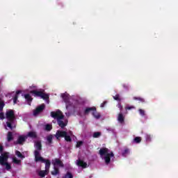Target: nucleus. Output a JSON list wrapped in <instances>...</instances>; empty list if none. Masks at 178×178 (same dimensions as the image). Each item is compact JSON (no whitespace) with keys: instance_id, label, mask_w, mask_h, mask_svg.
Instances as JSON below:
<instances>
[{"instance_id":"21","label":"nucleus","mask_w":178,"mask_h":178,"mask_svg":"<svg viewBox=\"0 0 178 178\" xmlns=\"http://www.w3.org/2000/svg\"><path fill=\"white\" fill-rule=\"evenodd\" d=\"M1 158L4 159L7 162L9 159V152H4L1 154V156H0Z\"/></svg>"},{"instance_id":"19","label":"nucleus","mask_w":178,"mask_h":178,"mask_svg":"<svg viewBox=\"0 0 178 178\" xmlns=\"http://www.w3.org/2000/svg\"><path fill=\"white\" fill-rule=\"evenodd\" d=\"M48 173H49V171H47V170H40L38 175L40 177H45V176H47Z\"/></svg>"},{"instance_id":"31","label":"nucleus","mask_w":178,"mask_h":178,"mask_svg":"<svg viewBox=\"0 0 178 178\" xmlns=\"http://www.w3.org/2000/svg\"><path fill=\"white\" fill-rule=\"evenodd\" d=\"M8 161L5 159H3L1 156H0V165H1V166H5V164L7 163Z\"/></svg>"},{"instance_id":"39","label":"nucleus","mask_w":178,"mask_h":178,"mask_svg":"<svg viewBox=\"0 0 178 178\" xmlns=\"http://www.w3.org/2000/svg\"><path fill=\"white\" fill-rule=\"evenodd\" d=\"M138 112L141 116H145V111L140 108L138 110Z\"/></svg>"},{"instance_id":"1","label":"nucleus","mask_w":178,"mask_h":178,"mask_svg":"<svg viewBox=\"0 0 178 178\" xmlns=\"http://www.w3.org/2000/svg\"><path fill=\"white\" fill-rule=\"evenodd\" d=\"M99 154L100 156H104V161L106 165H109L111 163V158H113L115 154H113V152H111L109 153V149L106 147H102L99 149Z\"/></svg>"},{"instance_id":"32","label":"nucleus","mask_w":178,"mask_h":178,"mask_svg":"<svg viewBox=\"0 0 178 178\" xmlns=\"http://www.w3.org/2000/svg\"><path fill=\"white\" fill-rule=\"evenodd\" d=\"M92 115H93L94 118H95L96 119H99V118H101V115H99V113H97V110L93 111Z\"/></svg>"},{"instance_id":"46","label":"nucleus","mask_w":178,"mask_h":178,"mask_svg":"<svg viewBox=\"0 0 178 178\" xmlns=\"http://www.w3.org/2000/svg\"><path fill=\"white\" fill-rule=\"evenodd\" d=\"M106 105V102H104L103 103L101 104V108H104Z\"/></svg>"},{"instance_id":"38","label":"nucleus","mask_w":178,"mask_h":178,"mask_svg":"<svg viewBox=\"0 0 178 178\" xmlns=\"http://www.w3.org/2000/svg\"><path fill=\"white\" fill-rule=\"evenodd\" d=\"M126 111H131V109H136L134 106H128L125 107Z\"/></svg>"},{"instance_id":"29","label":"nucleus","mask_w":178,"mask_h":178,"mask_svg":"<svg viewBox=\"0 0 178 178\" xmlns=\"http://www.w3.org/2000/svg\"><path fill=\"white\" fill-rule=\"evenodd\" d=\"M5 106V102L3 100L0 99V112H2L3 111V108Z\"/></svg>"},{"instance_id":"7","label":"nucleus","mask_w":178,"mask_h":178,"mask_svg":"<svg viewBox=\"0 0 178 178\" xmlns=\"http://www.w3.org/2000/svg\"><path fill=\"white\" fill-rule=\"evenodd\" d=\"M45 109V104H42L38 106L34 111H33V116H37L42 112Z\"/></svg>"},{"instance_id":"24","label":"nucleus","mask_w":178,"mask_h":178,"mask_svg":"<svg viewBox=\"0 0 178 178\" xmlns=\"http://www.w3.org/2000/svg\"><path fill=\"white\" fill-rule=\"evenodd\" d=\"M54 170L51 171V175L53 176H56V175H59V168L54 166Z\"/></svg>"},{"instance_id":"5","label":"nucleus","mask_w":178,"mask_h":178,"mask_svg":"<svg viewBox=\"0 0 178 178\" xmlns=\"http://www.w3.org/2000/svg\"><path fill=\"white\" fill-rule=\"evenodd\" d=\"M35 162H42L45 163V170L47 172H49V168H51V161L49 159H43L42 156L36 159Z\"/></svg>"},{"instance_id":"18","label":"nucleus","mask_w":178,"mask_h":178,"mask_svg":"<svg viewBox=\"0 0 178 178\" xmlns=\"http://www.w3.org/2000/svg\"><path fill=\"white\" fill-rule=\"evenodd\" d=\"M7 141H8V143H10V141H13V133H12V131L8 132Z\"/></svg>"},{"instance_id":"26","label":"nucleus","mask_w":178,"mask_h":178,"mask_svg":"<svg viewBox=\"0 0 178 178\" xmlns=\"http://www.w3.org/2000/svg\"><path fill=\"white\" fill-rule=\"evenodd\" d=\"M141 137L140 136H136L134 138V143H135L136 144H140V143H141Z\"/></svg>"},{"instance_id":"27","label":"nucleus","mask_w":178,"mask_h":178,"mask_svg":"<svg viewBox=\"0 0 178 178\" xmlns=\"http://www.w3.org/2000/svg\"><path fill=\"white\" fill-rule=\"evenodd\" d=\"M101 132L97 131L93 133L92 137L93 138H99V137H101Z\"/></svg>"},{"instance_id":"3","label":"nucleus","mask_w":178,"mask_h":178,"mask_svg":"<svg viewBox=\"0 0 178 178\" xmlns=\"http://www.w3.org/2000/svg\"><path fill=\"white\" fill-rule=\"evenodd\" d=\"M44 92L45 90H44V89H40L39 90H33L30 91V93L33 94V97H40V98H42V99H49V95Z\"/></svg>"},{"instance_id":"37","label":"nucleus","mask_w":178,"mask_h":178,"mask_svg":"<svg viewBox=\"0 0 178 178\" xmlns=\"http://www.w3.org/2000/svg\"><path fill=\"white\" fill-rule=\"evenodd\" d=\"M113 99L120 102V95L119 94L115 95L113 96Z\"/></svg>"},{"instance_id":"15","label":"nucleus","mask_w":178,"mask_h":178,"mask_svg":"<svg viewBox=\"0 0 178 178\" xmlns=\"http://www.w3.org/2000/svg\"><path fill=\"white\" fill-rule=\"evenodd\" d=\"M61 97L64 101V102H65V104H67V102H69L70 97H69V94L67 93H63L61 95Z\"/></svg>"},{"instance_id":"22","label":"nucleus","mask_w":178,"mask_h":178,"mask_svg":"<svg viewBox=\"0 0 178 178\" xmlns=\"http://www.w3.org/2000/svg\"><path fill=\"white\" fill-rule=\"evenodd\" d=\"M15 155L18 156V158H21V159H24V158H26V156L22 155V152H20L19 150L15 151Z\"/></svg>"},{"instance_id":"9","label":"nucleus","mask_w":178,"mask_h":178,"mask_svg":"<svg viewBox=\"0 0 178 178\" xmlns=\"http://www.w3.org/2000/svg\"><path fill=\"white\" fill-rule=\"evenodd\" d=\"M26 138H27L26 136H19L17 141L14 142L15 145H23V143H24V141H26Z\"/></svg>"},{"instance_id":"20","label":"nucleus","mask_w":178,"mask_h":178,"mask_svg":"<svg viewBox=\"0 0 178 178\" xmlns=\"http://www.w3.org/2000/svg\"><path fill=\"white\" fill-rule=\"evenodd\" d=\"M22 92L20 90H17L16 92V94L13 97V102H14V104H17V99L19 98V94H20Z\"/></svg>"},{"instance_id":"41","label":"nucleus","mask_w":178,"mask_h":178,"mask_svg":"<svg viewBox=\"0 0 178 178\" xmlns=\"http://www.w3.org/2000/svg\"><path fill=\"white\" fill-rule=\"evenodd\" d=\"M122 87L124 90H127V91H129V85L124 83L122 84Z\"/></svg>"},{"instance_id":"14","label":"nucleus","mask_w":178,"mask_h":178,"mask_svg":"<svg viewBox=\"0 0 178 178\" xmlns=\"http://www.w3.org/2000/svg\"><path fill=\"white\" fill-rule=\"evenodd\" d=\"M24 97L27 102L28 105H31V102H33V97H31V95H30V94H25Z\"/></svg>"},{"instance_id":"47","label":"nucleus","mask_w":178,"mask_h":178,"mask_svg":"<svg viewBox=\"0 0 178 178\" xmlns=\"http://www.w3.org/2000/svg\"><path fill=\"white\" fill-rule=\"evenodd\" d=\"M0 84H1V80H0Z\"/></svg>"},{"instance_id":"33","label":"nucleus","mask_w":178,"mask_h":178,"mask_svg":"<svg viewBox=\"0 0 178 178\" xmlns=\"http://www.w3.org/2000/svg\"><path fill=\"white\" fill-rule=\"evenodd\" d=\"M63 178H73V174L70 172H67Z\"/></svg>"},{"instance_id":"30","label":"nucleus","mask_w":178,"mask_h":178,"mask_svg":"<svg viewBox=\"0 0 178 178\" xmlns=\"http://www.w3.org/2000/svg\"><path fill=\"white\" fill-rule=\"evenodd\" d=\"M13 163H16V165H20L22 163V160L17 159L16 157L13 159Z\"/></svg>"},{"instance_id":"40","label":"nucleus","mask_w":178,"mask_h":178,"mask_svg":"<svg viewBox=\"0 0 178 178\" xmlns=\"http://www.w3.org/2000/svg\"><path fill=\"white\" fill-rule=\"evenodd\" d=\"M47 141L49 144H52V135H50L47 137Z\"/></svg>"},{"instance_id":"13","label":"nucleus","mask_w":178,"mask_h":178,"mask_svg":"<svg viewBox=\"0 0 178 178\" xmlns=\"http://www.w3.org/2000/svg\"><path fill=\"white\" fill-rule=\"evenodd\" d=\"M76 165L80 168H83V169H86V168H87V163L84 162V161L81 159L76 160Z\"/></svg>"},{"instance_id":"17","label":"nucleus","mask_w":178,"mask_h":178,"mask_svg":"<svg viewBox=\"0 0 178 178\" xmlns=\"http://www.w3.org/2000/svg\"><path fill=\"white\" fill-rule=\"evenodd\" d=\"M118 120L121 124L124 123V115H123V113H120L118 114Z\"/></svg>"},{"instance_id":"25","label":"nucleus","mask_w":178,"mask_h":178,"mask_svg":"<svg viewBox=\"0 0 178 178\" xmlns=\"http://www.w3.org/2000/svg\"><path fill=\"white\" fill-rule=\"evenodd\" d=\"M145 137L147 143H151L152 141V136L150 134H146Z\"/></svg>"},{"instance_id":"42","label":"nucleus","mask_w":178,"mask_h":178,"mask_svg":"<svg viewBox=\"0 0 178 178\" xmlns=\"http://www.w3.org/2000/svg\"><path fill=\"white\" fill-rule=\"evenodd\" d=\"M81 145H83V141H78L76 143V148H80Z\"/></svg>"},{"instance_id":"36","label":"nucleus","mask_w":178,"mask_h":178,"mask_svg":"<svg viewBox=\"0 0 178 178\" xmlns=\"http://www.w3.org/2000/svg\"><path fill=\"white\" fill-rule=\"evenodd\" d=\"M4 166H6V170H10L12 169V166L8 162L6 164H4Z\"/></svg>"},{"instance_id":"28","label":"nucleus","mask_w":178,"mask_h":178,"mask_svg":"<svg viewBox=\"0 0 178 178\" xmlns=\"http://www.w3.org/2000/svg\"><path fill=\"white\" fill-rule=\"evenodd\" d=\"M134 99L135 101H139V102H145V99H144L143 97H134Z\"/></svg>"},{"instance_id":"45","label":"nucleus","mask_w":178,"mask_h":178,"mask_svg":"<svg viewBox=\"0 0 178 178\" xmlns=\"http://www.w3.org/2000/svg\"><path fill=\"white\" fill-rule=\"evenodd\" d=\"M118 108H119L120 111H122V109H123V106H122V104H120V103L118 104Z\"/></svg>"},{"instance_id":"10","label":"nucleus","mask_w":178,"mask_h":178,"mask_svg":"<svg viewBox=\"0 0 178 178\" xmlns=\"http://www.w3.org/2000/svg\"><path fill=\"white\" fill-rule=\"evenodd\" d=\"M27 137H29V138L35 140V139L38 138V135H37V132H35V131H29V132H28V134L26 135V138H27Z\"/></svg>"},{"instance_id":"44","label":"nucleus","mask_w":178,"mask_h":178,"mask_svg":"<svg viewBox=\"0 0 178 178\" xmlns=\"http://www.w3.org/2000/svg\"><path fill=\"white\" fill-rule=\"evenodd\" d=\"M3 152V146L2 145H0V154H2Z\"/></svg>"},{"instance_id":"43","label":"nucleus","mask_w":178,"mask_h":178,"mask_svg":"<svg viewBox=\"0 0 178 178\" xmlns=\"http://www.w3.org/2000/svg\"><path fill=\"white\" fill-rule=\"evenodd\" d=\"M0 119H1V120H3V119H5V115L3 114V113H0Z\"/></svg>"},{"instance_id":"11","label":"nucleus","mask_w":178,"mask_h":178,"mask_svg":"<svg viewBox=\"0 0 178 178\" xmlns=\"http://www.w3.org/2000/svg\"><path fill=\"white\" fill-rule=\"evenodd\" d=\"M63 119H59L58 120H57V123L59 126V127H60L61 129H65V127H66V126H67V121H63Z\"/></svg>"},{"instance_id":"6","label":"nucleus","mask_w":178,"mask_h":178,"mask_svg":"<svg viewBox=\"0 0 178 178\" xmlns=\"http://www.w3.org/2000/svg\"><path fill=\"white\" fill-rule=\"evenodd\" d=\"M50 115L53 119H56V120H59V119H64L65 118V115H63V113H62V111L60 110L51 111Z\"/></svg>"},{"instance_id":"12","label":"nucleus","mask_w":178,"mask_h":178,"mask_svg":"<svg viewBox=\"0 0 178 178\" xmlns=\"http://www.w3.org/2000/svg\"><path fill=\"white\" fill-rule=\"evenodd\" d=\"M52 163H53L54 166H56V165L58 166H60V168H63V166H64L63 163L59 159H55L54 161L53 160Z\"/></svg>"},{"instance_id":"35","label":"nucleus","mask_w":178,"mask_h":178,"mask_svg":"<svg viewBox=\"0 0 178 178\" xmlns=\"http://www.w3.org/2000/svg\"><path fill=\"white\" fill-rule=\"evenodd\" d=\"M45 130H46V131H51L52 130V125L49 124H46Z\"/></svg>"},{"instance_id":"4","label":"nucleus","mask_w":178,"mask_h":178,"mask_svg":"<svg viewBox=\"0 0 178 178\" xmlns=\"http://www.w3.org/2000/svg\"><path fill=\"white\" fill-rule=\"evenodd\" d=\"M34 147L35 150L34 151L35 160L41 158V154H40V151L42 149V144L41 141H35Z\"/></svg>"},{"instance_id":"23","label":"nucleus","mask_w":178,"mask_h":178,"mask_svg":"<svg viewBox=\"0 0 178 178\" xmlns=\"http://www.w3.org/2000/svg\"><path fill=\"white\" fill-rule=\"evenodd\" d=\"M130 154V149L129 148L126 147L124 151L122 153V156H127Z\"/></svg>"},{"instance_id":"16","label":"nucleus","mask_w":178,"mask_h":178,"mask_svg":"<svg viewBox=\"0 0 178 178\" xmlns=\"http://www.w3.org/2000/svg\"><path fill=\"white\" fill-rule=\"evenodd\" d=\"M93 111H97V108L95 107H88L85 109L84 113L85 115H88L90 112H93Z\"/></svg>"},{"instance_id":"34","label":"nucleus","mask_w":178,"mask_h":178,"mask_svg":"<svg viewBox=\"0 0 178 178\" xmlns=\"http://www.w3.org/2000/svg\"><path fill=\"white\" fill-rule=\"evenodd\" d=\"M64 138L67 143H72V138L70 136H68L67 134L65 135V136H64Z\"/></svg>"},{"instance_id":"8","label":"nucleus","mask_w":178,"mask_h":178,"mask_svg":"<svg viewBox=\"0 0 178 178\" xmlns=\"http://www.w3.org/2000/svg\"><path fill=\"white\" fill-rule=\"evenodd\" d=\"M66 134H67L66 131L58 130L56 133L55 137L57 140H59V138H65V137H66Z\"/></svg>"},{"instance_id":"2","label":"nucleus","mask_w":178,"mask_h":178,"mask_svg":"<svg viewBox=\"0 0 178 178\" xmlns=\"http://www.w3.org/2000/svg\"><path fill=\"white\" fill-rule=\"evenodd\" d=\"M6 118L8 120L6 122L7 127H9L10 130H13V124H15V120H16V117L15 116V111L13 110L6 111Z\"/></svg>"}]
</instances>
